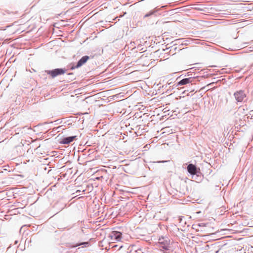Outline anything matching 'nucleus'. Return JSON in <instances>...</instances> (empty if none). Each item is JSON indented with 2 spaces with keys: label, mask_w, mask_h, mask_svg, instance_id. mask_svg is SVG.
<instances>
[{
  "label": "nucleus",
  "mask_w": 253,
  "mask_h": 253,
  "mask_svg": "<svg viewBox=\"0 0 253 253\" xmlns=\"http://www.w3.org/2000/svg\"><path fill=\"white\" fill-rule=\"evenodd\" d=\"M164 248L165 249V250H168V248L167 247H164Z\"/></svg>",
  "instance_id": "12"
},
{
  "label": "nucleus",
  "mask_w": 253,
  "mask_h": 253,
  "mask_svg": "<svg viewBox=\"0 0 253 253\" xmlns=\"http://www.w3.org/2000/svg\"><path fill=\"white\" fill-rule=\"evenodd\" d=\"M65 71L62 69H56L48 72V74L50 75L52 78H54L58 75L64 74Z\"/></svg>",
  "instance_id": "3"
},
{
  "label": "nucleus",
  "mask_w": 253,
  "mask_h": 253,
  "mask_svg": "<svg viewBox=\"0 0 253 253\" xmlns=\"http://www.w3.org/2000/svg\"><path fill=\"white\" fill-rule=\"evenodd\" d=\"M87 244V243H81L77 244L76 245V247H77V246H81L82 245H84V244Z\"/></svg>",
  "instance_id": "9"
},
{
  "label": "nucleus",
  "mask_w": 253,
  "mask_h": 253,
  "mask_svg": "<svg viewBox=\"0 0 253 253\" xmlns=\"http://www.w3.org/2000/svg\"><path fill=\"white\" fill-rule=\"evenodd\" d=\"M75 137H76V136H70V137H67L64 138L62 140L61 143L62 144H69V143H71V142H72Z\"/></svg>",
  "instance_id": "6"
},
{
  "label": "nucleus",
  "mask_w": 253,
  "mask_h": 253,
  "mask_svg": "<svg viewBox=\"0 0 253 253\" xmlns=\"http://www.w3.org/2000/svg\"><path fill=\"white\" fill-rule=\"evenodd\" d=\"M89 57L88 56H83L78 62L77 67H80L83 64L85 63L86 61L89 59Z\"/></svg>",
  "instance_id": "5"
},
{
  "label": "nucleus",
  "mask_w": 253,
  "mask_h": 253,
  "mask_svg": "<svg viewBox=\"0 0 253 253\" xmlns=\"http://www.w3.org/2000/svg\"><path fill=\"white\" fill-rule=\"evenodd\" d=\"M190 78H185L184 79H182L180 82H178V84L180 85H184L188 84L190 83Z\"/></svg>",
  "instance_id": "7"
},
{
  "label": "nucleus",
  "mask_w": 253,
  "mask_h": 253,
  "mask_svg": "<svg viewBox=\"0 0 253 253\" xmlns=\"http://www.w3.org/2000/svg\"><path fill=\"white\" fill-rule=\"evenodd\" d=\"M234 95L238 102H242L246 97V94L243 90L237 91L234 93Z\"/></svg>",
  "instance_id": "2"
},
{
  "label": "nucleus",
  "mask_w": 253,
  "mask_h": 253,
  "mask_svg": "<svg viewBox=\"0 0 253 253\" xmlns=\"http://www.w3.org/2000/svg\"><path fill=\"white\" fill-rule=\"evenodd\" d=\"M153 13V12H150L148 14H146L145 16H144V17H148L150 15H151Z\"/></svg>",
  "instance_id": "8"
},
{
  "label": "nucleus",
  "mask_w": 253,
  "mask_h": 253,
  "mask_svg": "<svg viewBox=\"0 0 253 253\" xmlns=\"http://www.w3.org/2000/svg\"><path fill=\"white\" fill-rule=\"evenodd\" d=\"M110 238L114 243L119 242L122 238V233L118 231H113L110 235Z\"/></svg>",
  "instance_id": "1"
},
{
  "label": "nucleus",
  "mask_w": 253,
  "mask_h": 253,
  "mask_svg": "<svg viewBox=\"0 0 253 253\" xmlns=\"http://www.w3.org/2000/svg\"><path fill=\"white\" fill-rule=\"evenodd\" d=\"M119 250H121L123 247V245H119Z\"/></svg>",
  "instance_id": "11"
},
{
  "label": "nucleus",
  "mask_w": 253,
  "mask_h": 253,
  "mask_svg": "<svg viewBox=\"0 0 253 253\" xmlns=\"http://www.w3.org/2000/svg\"><path fill=\"white\" fill-rule=\"evenodd\" d=\"M188 171L192 175H194L197 172V169L195 165L189 164L187 167Z\"/></svg>",
  "instance_id": "4"
},
{
  "label": "nucleus",
  "mask_w": 253,
  "mask_h": 253,
  "mask_svg": "<svg viewBox=\"0 0 253 253\" xmlns=\"http://www.w3.org/2000/svg\"><path fill=\"white\" fill-rule=\"evenodd\" d=\"M118 246H119V245H114V246H112V248L113 249H115L116 248H118Z\"/></svg>",
  "instance_id": "10"
}]
</instances>
